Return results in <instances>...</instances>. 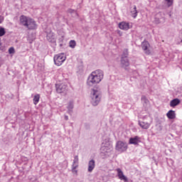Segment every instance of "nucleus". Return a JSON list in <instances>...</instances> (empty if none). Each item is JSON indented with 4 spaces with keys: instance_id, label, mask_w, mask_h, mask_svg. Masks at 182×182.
I'll use <instances>...</instances> for the list:
<instances>
[{
    "instance_id": "18",
    "label": "nucleus",
    "mask_w": 182,
    "mask_h": 182,
    "mask_svg": "<svg viewBox=\"0 0 182 182\" xmlns=\"http://www.w3.org/2000/svg\"><path fill=\"white\" fill-rule=\"evenodd\" d=\"M166 116L170 119H176V112L171 109L167 112Z\"/></svg>"
},
{
    "instance_id": "17",
    "label": "nucleus",
    "mask_w": 182,
    "mask_h": 182,
    "mask_svg": "<svg viewBox=\"0 0 182 182\" xmlns=\"http://www.w3.org/2000/svg\"><path fill=\"white\" fill-rule=\"evenodd\" d=\"M181 101L178 100V98H175L170 102V106L171 107H176V106H178V104L181 103Z\"/></svg>"
},
{
    "instance_id": "28",
    "label": "nucleus",
    "mask_w": 182,
    "mask_h": 182,
    "mask_svg": "<svg viewBox=\"0 0 182 182\" xmlns=\"http://www.w3.org/2000/svg\"><path fill=\"white\" fill-rule=\"evenodd\" d=\"M9 53L10 55H12L14 53H15V48H14V47H11L9 49Z\"/></svg>"
},
{
    "instance_id": "35",
    "label": "nucleus",
    "mask_w": 182,
    "mask_h": 182,
    "mask_svg": "<svg viewBox=\"0 0 182 182\" xmlns=\"http://www.w3.org/2000/svg\"><path fill=\"white\" fill-rule=\"evenodd\" d=\"M73 173H77V170L75 169V171H73Z\"/></svg>"
},
{
    "instance_id": "29",
    "label": "nucleus",
    "mask_w": 182,
    "mask_h": 182,
    "mask_svg": "<svg viewBox=\"0 0 182 182\" xmlns=\"http://www.w3.org/2000/svg\"><path fill=\"white\" fill-rule=\"evenodd\" d=\"M78 166L79 165L77 164H73L72 171H75V170H76V168H77Z\"/></svg>"
},
{
    "instance_id": "5",
    "label": "nucleus",
    "mask_w": 182,
    "mask_h": 182,
    "mask_svg": "<svg viewBox=\"0 0 182 182\" xmlns=\"http://www.w3.org/2000/svg\"><path fill=\"white\" fill-rule=\"evenodd\" d=\"M154 22L156 24L164 23L166 22V18L164 17V14L159 12L155 15Z\"/></svg>"
},
{
    "instance_id": "12",
    "label": "nucleus",
    "mask_w": 182,
    "mask_h": 182,
    "mask_svg": "<svg viewBox=\"0 0 182 182\" xmlns=\"http://www.w3.org/2000/svg\"><path fill=\"white\" fill-rule=\"evenodd\" d=\"M119 28L122 31H129V29H130V25L126 21H122L119 23Z\"/></svg>"
},
{
    "instance_id": "21",
    "label": "nucleus",
    "mask_w": 182,
    "mask_h": 182,
    "mask_svg": "<svg viewBox=\"0 0 182 182\" xmlns=\"http://www.w3.org/2000/svg\"><path fill=\"white\" fill-rule=\"evenodd\" d=\"M131 16L132 18H136L137 17V8L136 6H134L133 9L131 11Z\"/></svg>"
},
{
    "instance_id": "13",
    "label": "nucleus",
    "mask_w": 182,
    "mask_h": 182,
    "mask_svg": "<svg viewBox=\"0 0 182 182\" xmlns=\"http://www.w3.org/2000/svg\"><path fill=\"white\" fill-rule=\"evenodd\" d=\"M47 41L51 43H55V42H56V38L53 32L50 31L47 34Z\"/></svg>"
},
{
    "instance_id": "36",
    "label": "nucleus",
    "mask_w": 182,
    "mask_h": 182,
    "mask_svg": "<svg viewBox=\"0 0 182 182\" xmlns=\"http://www.w3.org/2000/svg\"><path fill=\"white\" fill-rule=\"evenodd\" d=\"M181 42L182 43V40L181 41Z\"/></svg>"
},
{
    "instance_id": "22",
    "label": "nucleus",
    "mask_w": 182,
    "mask_h": 182,
    "mask_svg": "<svg viewBox=\"0 0 182 182\" xmlns=\"http://www.w3.org/2000/svg\"><path fill=\"white\" fill-rule=\"evenodd\" d=\"M39 99H41V95H39V94L36 95L33 97V104L34 105H37L38 103H39Z\"/></svg>"
},
{
    "instance_id": "27",
    "label": "nucleus",
    "mask_w": 182,
    "mask_h": 182,
    "mask_svg": "<svg viewBox=\"0 0 182 182\" xmlns=\"http://www.w3.org/2000/svg\"><path fill=\"white\" fill-rule=\"evenodd\" d=\"M6 32H5V28L1 27L0 28V36H4V35H5Z\"/></svg>"
},
{
    "instance_id": "10",
    "label": "nucleus",
    "mask_w": 182,
    "mask_h": 182,
    "mask_svg": "<svg viewBox=\"0 0 182 182\" xmlns=\"http://www.w3.org/2000/svg\"><path fill=\"white\" fill-rule=\"evenodd\" d=\"M102 153H103L104 154H110L112 153V151H113V147H112V146H102Z\"/></svg>"
},
{
    "instance_id": "20",
    "label": "nucleus",
    "mask_w": 182,
    "mask_h": 182,
    "mask_svg": "<svg viewBox=\"0 0 182 182\" xmlns=\"http://www.w3.org/2000/svg\"><path fill=\"white\" fill-rule=\"evenodd\" d=\"M73 107H74V102H73V101H70L68 102V105L67 107V109H68L69 114H72V112L73 110Z\"/></svg>"
},
{
    "instance_id": "19",
    "label": "nucleus",
    "mask_w": 182,
    "mask_h": 182,
    "mask_svg": "<svg viewBox=\"0 0 182 182\" xmlns=\"http://www.w3.org/2000/svg\"><path fill=\"white\" fill-rule=\"evenodd\" d=\"M139 124L141 129H147L150 127V123L145 122H139Z\"/></svg>"
},
{
    "instance_id": "26",
    "label": "nucleus",
    "mask_w": 182,
    "mask_h": 182,
    "mask_svg": "<svg viewBox=\"0 0 182 182\" xmlns=\"http://www.w3.org/2000/svg\"><path fill=\"white\" fill-rule=\"evenodd\" d=\"M79 164V156H75L74 157L73 164Z\"/></svg>"
},
{
    "instance_id": "25",
    "label": "nucleus",
    "mask_w": 182,
    "mask_h": 182,
    "mask_svg": "<svg viewBox=\"0 0 182 182\" xmlns=\"http://www.w3.org/2000/svg\"><path fill=\"white\" fill-rule=\"evenodd\" d=\"M68 12H69V14H73V15H74L73 16L74 17L77 16V13L75 10L69 9Z\"/></svg>"
},
{
    "instance_id": "4",
    "label": "nucleus",
    "mask_w": 182,
    "mask_h": 182,
    "mask_svg": "<svg viewBox=\"0 0 182 182\" xmlns=\"http://www.w3.org/2000/svg\"><path fill=\"white\" fill-rule=\"evenodd\" d=\"M66 60V55L63 53L58 54L54 56V63L57 66H60Z\"/></svg>"
},
{
    "instance_id": "11",
    "label": "nucleus",
    "mask_w": 182,
    "mask_h": 182,
    "mask_svg": "<svg viewBox=\"0 0 182 182\" xmlns=\"http://www.w3.org/2000/svg\"><path fill=\"white\" fill-rule=\"evenodd\" d=\"M117 175H118V177L119 179H121L122 181H123L124 182L129 181V179L126 177V176H124L122 169L117 168Z\"/></svg>"
},
{
    "instance_id": "14",
    "label": "nucleus",
    "mask_w": 182,
    "mask_h": 182,
    "mask_svg": "<svg viewBox=\"0 0 182 182\" xmlns=\"http://www.w3.org/2000/svg\"><path fill=\"white\" fill-rule=\"evenodd\" d=\"M150 44L147 41H144L141 43V48L143 50H144L146 55H150V50H149V47Z\"/></svg>"
},
{
    "instance_id": "15",
    "label": "nucleus",
    "mask_w": 182,
    "mask_h": 182,
    "mask_svg": "<svg viewBox=\"0 0 182 182\" xmlns=\"http://www.w3.org/2000/svg\"><path fill=\"white\" fill-rule=\"evenodd\" d=\"M173 0H164L162 2V8L163 9H167V8H170L173 5Z\"/></svg>"
},
{
    "instance_id": "9",
    "label": "nucleus",
    "mask_w": 182,
    "mask_h": 182,
    "mask_svg": "<svg viewBox=\"0 0 182 182\" xmlns=\"http://www.w3.org/2000/svg\"><path fill=\"white\" fill-rule=\"evenodd\" d=\"M130 66V62L129 61V58H121V67L124 69H126Z\"/></svg>"
},
{
    "instance_id": "1",
    "label": "nucleus",
    "mask_w": 182,
    "mask_h": 182,
    "mask_svg": "<svg viewBox=\"0 0 182 182\" xmlns=\"http://www.w3.org/2000/svg\"><path fill=\"white\" fill-rule=\"evenodd\" d=\"M105 76L102 70H96L93 71L89 76L87 80V86H96L97 83H100Z\"/></svg>"
},
{
    "instance_id": "6",
    "label": "nucleus",
    "mask_w": 182,
    "mask_h": 182,
    "mask_svg": "<svg viewBox=\"0 0 182 182\" xmlns=\"http://www.w3.org/2000/svg\"><path fill=\"white\" fill-rule=\"evenodd\" d=\"M116 150H117V151H119L120 153L126 151L127 150V144L122 141H117L116 144Z\"/></svg>"
},
{
    "instance_id": "33",
    "label": "nucleus",
    "mask_w": 182,
    "mask_h": 182,
    "mask_svg": "<svg viewBox=\"0 0 182 182\" xmlns=\"http://www.w3.org/2000/svg\"><path fill=\"white\" fill-rule=\"evenodd\" d=\"M4 22V16H0V23H2Z\"/></svg>"
},
{
    "instance_id": "8",
    "label": "nucleus",
    "mask_w": 182,
    "mask_h": 182,
    "mask_svg": "<svg viewBox=\"0 0 182 182\" xmlns=\"http://www.w3.org/2000/svg\"><path fill=\"white\" fill-rule=\"evenodd\" d=\"M139 143H141V139L138 136H135L134 137H132L129 139V144H134V146H139Z\"/></svg>"
},
{
    "instance_id": "32",
    "label": "nucleus",
    "mask_w": 182,
    "mask_h": 182,
    "mask_svg": "<svg viewBox=\"0 0 182 182\" xmlns=\"http://www.w3.org/2000/svg\"><path fill=\"white\" fill-rule=\"evenodd\" d=\"M117 33L119 36H122L123 35V32H122L121 31H117Z\"/></svg>"
},
{
    "instance_id": "30",
    "label": "nucleus",
    "mask_w": 182,
    "mask_h": 182,
    "mask_svg": "<svg viewBox=\"0 0 182 182\" xmlns=\"http://www.w3.org/2000/svg\"><path fill=\"white\" fill-rule=\"evenodd\" d=\"M141 100H143L144 102H145V103L149 102V100L147 98H146V96H142L141 97Z\"/></svg>"
},
{
    "instance_id": "3",
    "label": "nucleus",
    "mask_w": 182,
    "mask_h": 182,
    "mask_svg": "<svg viewBox=\"0 0 182 182\" xmlns=\"http://www.w3.org/2000/svg\"><path fill=\"white\" fill-rule=\"evenodd\" d=\"M91 104L92 106H97L102 100V91L99 88H94L91 92Z\"/></svg>"
},
{
    "instance_id": "31",
    "label": "nucleus",
    "mask_w": 182,
    "mask_h": 182,
    "mask_svg": "<svg viewBox=\"0 0 182 182\" xmlns=\"http://www.w3.org/2000/svg\"><path fill=\"white\" fill-rule=\"evenodd\" d=\"M64 38H65V36H62L58 39L59 42H63Z\"/></svg>"
},
{
    "instance_id": "2",
    "label": "nucleus",
    "mask_w": 182,
    "mask_h": 182,
    "mask_svg": "<svg viewBox=\"0 0 182 182\" xmlns=\"http://www.w3.org/2000/svg\"><path fill=\"white\" fill-rule=\"evenodd\" d=\"M20 25L30 30L36 29L38 28V24H36L35 20L23 15L20 16Z\"/></svg>"
},
{
    "instance_id": "24",
    "label": "nucleus",
    "mask_w": 182,
    "mask_h": 182,
    "mask_svg": "<svg viewBox=\"0 0 182 182\" xmlns=\"http://www.w3.org/2000/svg\"><path fill=\"white\" fill-rule=\"evenodd\" d=\"M76 46V41L71 40L70 41V48H72L73 49H74V48H75Z\"/></svg>"
},
{
    "instance_id": "34",
    "label": "nucleus",
    "mask_w": 182,
    "mask_h": 182,
    "mask_svg": "<svg viewBox=\"0 0 182 182\" xmlns=\"http://www.w3.org/2000/svg\"><path fill=\"white\" fill-rule=\"evenodd\" d=\"M65 120H69V117L68 115L64 116Z\"/></svg>"
},
{
    "instance_id": "16",
    "label": "nucleus",
    "mask_w": 182,
    "mask_h": 182,
    "mask_svg": "<svg viewBox=\"0 0 182 182\" xmlns=\"http://www.w3.org/2000/svg\"><path fill=\"white\" fill-rule=\"evenodd\" d=\"M95 167V160L92 159L88 163V171L89 173H92Z\"/></svg>"
},
{
    "instance_id": "23",
    "label": "nucleus",
    "mask_w": 182,
    "mask_h": 182,
    "mask_svg": "<svg viewBox=\"0 0 182 182\" xmlns=\"http://www.w3.org/2000/svg\"><path fill=\"white\" fill-rule=\"evenodd\" d=\"M129 56V50L124 49L121 58H128Z\"/></svg>"
},
{
    "instance_id": "7",
    "label": "nucleus",
    "mask_w": 182,
    "mask_h": 182,
    "mask_svg": "<svg viewBox=\"0 0 182 182\" xmlns=\"http://www.w3.org/2000/svg\"><path fill=\"white\" fill-rule=\"evenodd\" d=\"M57 93H66L68 92V85L66 84L55 85Z\"/></svg>"
}]
</instances>
